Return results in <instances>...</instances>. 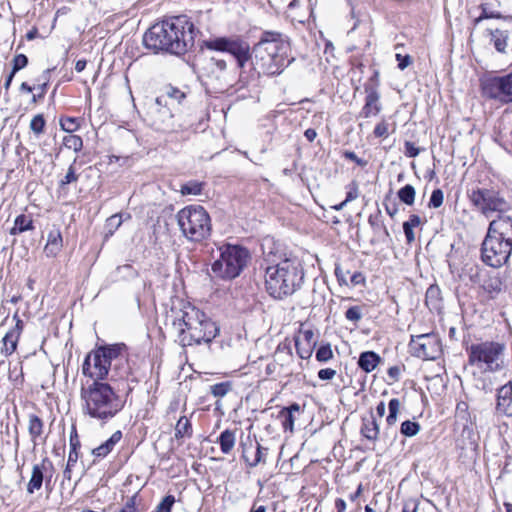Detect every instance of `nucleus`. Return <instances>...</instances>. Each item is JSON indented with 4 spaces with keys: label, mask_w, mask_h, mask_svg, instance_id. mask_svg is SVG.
<instances>
[{
    "label": "nucleus",
    "mask_w": 512,
    "mask_h": 512,
    "mask_svg": "<svg viewBox=\"0 0 512 512\" xmlns=\"http://www.w3.org/2000/svg\"><path fill=\"white\" fill-rule=\"evenodd\" d=\"M202 47L229 53L235 58L240 70L251 61L258 74L271 76L281 74L294 61V58H289V38L277 31H263L252 49L239 35L210 38L203 41Z\"/></svg>",
    "instance_id": "nucleus-1"
},
{
    "label": "nucleus",
    "mask_w": 512,
    "mask_h": 512,
    "mask_svg": "<svg viewBox=\"0 0 512 512\" xmlns=\"http://www.w3.org/2000/svg\"><path fill=\"white\" fill-rule=\"evenodd\" d=\"M265 289L272 298L283 300L301 289L305 272L301 260L278 249L263 251Z\"/></svg>",
    "instance_id": "nucleus-2"
},
{
    "label": "nucleus",
    "mask_w": 512,
    "mask_h": 512,
    "mask_svg": "<svg viewBox=\"0 0 512 512\" xmlns=\"http://www.w3.org/2000/svg\"><path fill=\"white\" fill-rule=\"evenodd\" d=\"M198 32L188 16L178 15L152 25L145 32L143 43L155 53L183 55L194 47Z\"/></svg>",
    "instance_id": "nucleus-3"
},
{
    "label": "nucleus",
    "mask_w": 512,
    "mask_h": 512,
    "mask_svg": "<svg viewBox=\"0 0 512 512\" xmlns=\"http://www.w3.org/2000/svg\"><path fill=\"white\" fill-rule=\"evenodd\" d=\"M176 342L182 347L210 343L219 333L217 324L197 307L186 303L172 321Z\"/></svg>",
    "instance_id": "nucleus-4"
},
{
    "label": "nucleus",
    "mask_w": 512,
    "mask_h": 512,
    "mask_svg": "<svg viewBox=\"0 0 512 512\" xmlns=\"http://www.w3.org/2000/svg\"><path fill=\"white\" fill-rule=\"evenodd\" d=\"M80 399L83 413L101 424L113 419L125 406V400L107 382L83 385Z\"/></svg>",
    "instance_id": "nucleus-5"
},
{
    "label": "nucleus",
    "mask_w": 512,
    "mask_h": 512,
    "mask_svg": "<svg viewBox=\"0 0 512 512\" xmlns=\"http://www.w3.org/2000/svg\"><path fill=\"white\" fill-rule=\"evenodd\" d=\"M178 226L183 236L190 242H202L211 235V218L204 207L190 205L177 213Z\"/></svg>",
    "instance_id": "nucleus-6"
},
{
    "label": "nucleus",
    "mask_w": 512,
    "mask_h": 512,
    "mask_svg": "<svg viewBox=\"0 0 512 512\" xmlns=\"http://www.w3.org/2000/svg\"><path fill=\"white\" fill-rule=\"evenodd\" d=\"M249 260L247 248L226 244L220 248V257L212 263L211 270L215 277L232 280L241 274Z\"/></svg>",
    "instance_id": "nucleus-7"
},
{
    "label": "nucleus",
    "mask_w": 512,
    "mask_h": 512,
    "mask_svg": "<svg viewBox=\"0 0 512 512\" xmlns=\"http://www.w3.org/2000/svg\"><path fill=\"white\" fill-rule=\"evenodd\" d=\"M124 348L123 344L102 346L90 352L82 365V373L92 382H104L109 374L112 361L117 360Z\"/></svg>",
    "instance_id": "nucleus-8"
},
{
    "label": "nucleus",
    "mask_w": 512,
    "mask_h": 512,
    "mask_svg": "<svg viewBox=\"0 0 512 512\" xmlns=\"http://www.w3.org/2000/svg\"><path fill=\"white\" fill-rule=\"evenodd\" d=\"M506 346L497 341H484L467 348L468 362L472 366L489 372L503 368Z\"/></svg>",
    "instance_id": "nucleus-9"
},
{
    "label": "nucleus",
    "mask_w": 512,
    "mask_h": 512,
    "mask_svg": "<svg viewBox=\"0 0 512 512\" xmlns=\"http://www.w3.org/2000/svg\"><path fill=\"white\" fill-rule=\"evenodd\" d=\"M148 117L151 125L158 131L162 132H180L187 130H196L194 121L189 119L176 121L175 115L171 111L170 103L165 96H158L149 105Z\"/></svg>",
    "instance_id": "nucleus-10"
},
{
    "label": "nucleus",
    "mask_w": 512,
    "mask_h": 512,
    "mask_svg": "<svg viewBox=\"0 0 512 512\" xmlns=\"http://www.w3.org/2000/svg\"><path fill=\"white\" fill-rule=\"evenodd\" d=\"M467 197L473 207L486 217L494 212H503L507 209L506 200L494 188L476 186L467 191Z\"/></svg>",
    "instance_id": "nucleus-11"
},
{
    "label": "nucleus",
    "mask_w": 512,
    "mask_h": 512,
    "mask_svg": "<svg viewBox=\"0 0 512 512\" xmlns=\"http://www.w3.org/2000/svg\"><path fill=\"white\" fill-rule=\"evenodd\" d=\"M483 97L506 105L512 103V72L503 76L486 75L480 80Z\"/></svg>",
    "instance_id": "nucleus-12"
},
{
    "label": "nucleus",
    "mask_w": 512,
    "mask_h": 512,
    "mask_svg": "<svg viewBox=\"0 0 512 512\" xmlns=\"http://www.w3.org/2000/svg\"><path fill=\"white\" fill-rule=\"evenodd\" d=\"M511 251V245L486 234L481 245V259L486 265L499 268L507 263Z\"/></svg>",
    "instance_id": "nucleus-13"
},
{
    "label": "nucleus",
    "mask_w": 512,
    "mask_h": 512,
    "mask_svg": "<svg viewBox=\"0 0 512 512\" xmlns=\"http://www.w3.org/2000/svg\"><path fill=\"white\" fill-rule=\"evenodd\" d=\"M409 347L414 356L424 360H435L442 354L441 340L436 333L413 336Z\"/></svg>",
    "instance_id": "nucleus-14"
},
{
    "label": "nucleus",
    "mask_w": 512,
    "mask_h": 512,
    "mask_svg": "<svg viewBox=\"0 0 512 512\" xmlns=\"http://www.w3.org/2000/svg\"><path fill=\"white\" fill-rule=\"evenodd\" d=\"M200 70L202 76L211 83L218 84L222 87L229 85V71L225 59L214 56L205 58Z\"/></svg>",
    "instance_id": "nucleus-15"
},
{
    "label": "nucleus",
    "mask_w": 512,
    "mask_h": 512,
    "mask_svg": "<svg viewBox=\"0 0 512 512\" xmlns=\"http://www.w3.org/2000/svg\"><path fill=\"white\" fill-rule=\"evenodd\" d=\"M487 235L505 241L512 246V218L508 216H499L490 222Z\"/></svg>",
    "instance_id": "nucleus-16"
},
{
    "label": "nucleus",
    "mask_w": 512,
    "mask_h": 512,
    "mask_svg": "<svg viewBox=\"0 0 512 512\" xmlns=\"http://www.w3.org/2000/svg\"><path fill=\"white\" fill-rule=\"evenodd\" d=\"M53 468L52 462L48 458H44L40 464H35L32 468V475L27 485V492L33 494L42 487L45 480L46 484L50 483L51 476L45 477L44 472L48 468Z\"/></svg>",
    "instance_id": "nucleus-17"
},
{
    "label": "nucleus",
    "mask_w": 512,
    "mask_h": 512,
    "mask_svg": "<svg viewBox=\"0 0 512 512\" xmlns=\"http://www.w3.org/2000/svg\"><path fill=\"white\" fill-rule=\"evenodd\" d=\"M495 409L499 414L512 416V381L497 389Z\"/></svg>",
    "instance_id": "nucleus-18"
},
{
    "label": "nucleus",
    "mask_w": 512,
    "mask_h": 512,
    "mask_svg": "<svg viewBox=\"0 0 512 512\" xmlns=\"http://www.w3.org/2000/svg\"><path fill=\"white\" fill-rule=\"evenodd\" d=\"M504 289L503 282L498 275H489L481 285V291L487 300L496 299Z\"/></svg>",
    "instance_id": "nucleus-19"
},
{
    "label": "nucleus",
    "mask_w": 512,
    "mask_h": 512,
    "mask_svg": "<svg viewBox=\"0 0 512 512\" xmlns=\"http://www.w3.org/2000/svg\"><path fill=\"white\" fill-rule=\"evenodd\" d=\"M28 432L34 447L39 444L40 440L45 441L46 439L43 437L44 422L35 414H30L28 417Z\"/></svg>",
    "instance_id": "nucleus-20"
},
{
    "label": "nucleus",
    "mask_w": 512,
    "mask_h": 512,
    "mask_svg": "<svg viewBox=\"0 0 512 512\" xmlns=\"http://www.w3.org/2000/svg\"><path fill=\"white\" fill-rule=\"evenodd\" d=\"M487 32L490 36V40L493 43L495 50L502 54L506 53L511 31L496 28L488 29Z\"/></svg>",
    "instance_id": "nucleus-21"
},
{
    "label": "nucleus",
    "mask_w": 512,
    "mask_h": 512,
    "mask_svg": "<svg viewBox=\"0 0 512 512\" xmlns=\"http://www.w3.org/2000/svg\"><path fill=\"white\" fill-rule=\"evenodd\" d=\"M63 240L59 229L51 230L48 233L47 243L44 252L49 257H55L62 249Z\"/></svg>",
    "instance_id": "nucleus-22"
},
{
    "label": "nucleus",
    "mask_w": 512,
    "mask_h": 512,
    "mask_svg": "<svg viewBox=\"0 0 512 512\" xmlns=\"http://www.w3.org/2000/svg\"><path fill=\"white\" fill-rule=\"evenodd\" d=\"M382 106L380 102V95L375 91H370L366 96L365 105L362 109V115L365 118L374 117L379 114Z\"/></svg>",
    "instance_id": "nucleus-23"
},
{
    "label": "nucleus",
    "mask_w": 512,
    "mask_h": 512,
    "mask_svg": "<svg viewBox=\"0 0 512 512\" xmlns=\"http://www.w3.org/2000/svg\"><path fill=\"white\" fill-rule=\"evenodd\" d=\"M122 439V432L115 431L108 440L92 450V454L96 458L106 457L115 447V445Z\"/></svg>",
    "instance_id": "nucleus-24"
},
{
    "label": "nucleus",
    "mask_w": 512,
    "mask_h": 512,
    "mask_svg": "<svg viewBox=\"0 0 512 512\" xmlns=\"http://www.w3.org/2000/svg\"><path fill=\"white\" fill-rule=\"evenodd\" d=\"M300 411V405L293 403L288 407L282 408L279 412V418L282 421V426L285 431L293 432L294 430V413Z\"/></svg>",
    "instance_id": "nucleus-25"
},
{
    "label": "nucleus",
    "mask_w": 512,
    "mask_h": 512,
    "mask_svg": "<svg viewBox=\"0 0 512 512\" xmlns=\"http://www.w3.org/2000/svg\"><path fill=\"white\" fill-rule=\"evenodd\" d=\"M381 358L373 351L362 352L358 359V366L365 372L373 371L380 363Z\"/></svg>",
    "instance_id": "nucleus-26"
},
{
    "label": "nucleus",
    "mask_w": 512,
    "mask_h": 512,
    "mask_svg": "<svg viewBox=\"0 0 512 512\" xmlns=\"http://www.w3.org/2000/svg\"><path fill=\"white\" fill-rule=\"evenodd\" d=\"M80 447V442L77 434L73 437H70V451L68 455L67 465L64 470V477L68 480L71 478V467L74 466L79 458L78 448Z\"/></svg>",
    "instance_id": "nucleus-27"
},
{
    "label": "nucleus",
    "mask_w": 512,
    "mask_h": 512,
    "mask_svg": "<svg viewBox=\"0 0 512 512\" xmlns=\"http://www.w3.org/2000/svg\"><path fill=\"white\" fill-rule=\"evenodd\" d=\"M217 443H219L221 452L223 454H229L233 450L236 443L235 431L230 429L224 430L218 437Z\"/></svg>",
    "instance_id": "nucleus-28"
},
{
    "label": "nucleus",
    "mask_w": 512,
    "mask_h": 512,
    "mask_svg": "<svg viewBox=\"0 0 512 512\" xmlns=\"http://www.w3.org/2000/svg\"><path fill=\"white\" fill-rule=\"evenodd\" d=\"M441 290L438 285H430L426 291L425 302L430 310H438L441 306Z\"/></svg>",
    "instance_id": "nucleus-29"
},
{
    "label": "nucleus",
    "mask_w": 512,
    "mask_h": 512,
    "mask_svg": "<svg viewBox=\"0 0 512 512\" xmlns=\"http://www.w3.org/2000/svg\"><path fill=\"white\" fill-rule=\"evenodd\" d=\"M33 229L34 226L32 219L25 214H21L16 217L14 226L10 229V234L17 235Z\"/></svg>",
    "instance_id": "nucleus-30"
},
{
    "label": "nucleus",
    "mask_w": 512,
    "mask_h": 512,
    "mask_svg": "<svg viewBox=\"0 0 512 512\" xmlns=\"http://www.w3.org/2000/svg\"><path fill=\"white\" fill-rule=\"evenodd\" d=\"M20 332L16 330L8 331L3 337V348L2 353L5 355H11L17 348Z\"/></svg>",
    "instance_id": "nucleus-31"
},
{
    "label": "nucleus",
    "mask_w": 512,
    "mask_h": 512,
    "mask_svg": "<svg viewBox=\"0 0 512 512\" xmlns=\"http://www.w3.org/2000/svg\"><path fill=\"white\" fill-rule=\"evenodd\" d=\"M361 432L363 436L369 440H375L377 438L379 434V427L378 424L376 423V419L373 416L363 419Z\"/></svg>",
    "instance_id": "nucleus-32"
},
{
    "label": "nucleus",
    "mask_w": 512,
    "mask_h": 512,
    "mask_svg": "<svg viewBox=\"0 0 512 512\" xmlns=\"http://www.w3.org/2000/svg\"><path fill=\"white\" fill-rule=\"evenodd\" d=\"M192 425L186 416L180 417L175 426V438H190L192 436Z\"/></svg>",
    "instance_id": "nucleus-33"
},
{
    "label": "nucleus",
    "mask_w": 512,
    "mask_h": 512,
    "mask_svg": "<svg viewBox=\"0 0 512 512\" xmlns=\"http://www.w3.org/2000/svg\"><path fill=\"white\" fill-rule=\"evenodd\" d=\"M233 388V384L230 381L220 382L210 387V393L216 398H222L226 396Z\"/></svg>",
    "instance_id": "nucleus-34"
},
{
    "label": "nucleus",
    "mask_w": 512,
    "mask_h": 512,
    "mask_svg": "<svg viewBox=\"0 0 512 512\" xmlns=\"http://www.w3.org/2000/svg\"><path fill=\"white\" fill-rule=\"evenodd\" d=\"M63 145L67 149L79 152L83 147V140L78 135L69 134L63 138Z\"/></svg>",
    "instance_id": "nucleus-35"
},
{
    "label": "nucleus",
    "mask_w": 512,
    "mask_h": 512,
    "mask_svg": "<svg viewBox=\"0 0 512 512\" xmlns=\"http://www.w3.org/2000/svg\"><path fill=\"white\" fill-rule=\"evenodd\" d=\"M399 199L406 205H412L415 200V189L412 185L407 184L398 191Z\"/></svg>",
    "instance_id": "nucleus-36"
},
{
    "label": "nucleus",
    "mask_w": 512,
    "mask_h": 512,
    "mask_svg": "<svg viewBox=\"0 0 512 512\" xmlns=\"http://www.w3.org/2000/svg\"><path fill=\"white\" fill-rule=\"evenodd\" d=\"M203 183L198 181H189L181 186L183 195H199L202 192Z\"/></svg>",
    "instance_id": "nucleus-37"
},
{
    "label": "nucleus",
    "mask_w": 512,
    "mask_h": 512,
    "mask_svg": "<svg viewBox=\"0 0 512 512\" xmlns=\"http://www.w3.org/2000/svg\"><path fill=\"white\" fill-rule=\"evenodd\" d=\"M401 403L398 399L393 398L389 401L388 408L389 414L386 417V421L389 424H394L397 421L398 413L400 411Z\"/></svg>",
    "instance_id": "nucleus-38"
},
{
    "label": "nucleus",
    "mask_w": 512,
    "mask_h": 512,
    "mask_svg": "<svg viewBox=\"0 0 512 512\" xmlns=\"http://www.w3.org/2000/svg\"><path fill=\"white\" fill-rule=\"evenodd\" d=\"M162 96H165L167 101L171 100L172 102H177L178 104H181L182 101L186 98V94L184 92L172 86H169L166 89L165 94Z\"/></svg>",
    "instance_id": "nucleus-39"
},
{
    "label": "nucleus",
    "mask_w": 512,
    "mask_h": 512,
    "mask_svg": "<svg viewBox=\"0 0 512 512\" xmlns=\"http://www.w3.org/2000/svg\"><path fill=\"white\" fill-rule=\"evenodd\" d=\"M403 49L402 45L395 46V59L398 62L397 66L400 70H404L411 63V57L407 53L403 54L401 50Z\"/></svg>",
    "instance_id": "nucleus-40"
},
{
    "label": "nucleus",
    "mask_w": 512,
    "mask_h": 512,
    "mask_svg": "<svg viewBox=\"0 0 512 512\" xmlns=\"http://www.w3.org/2000/svg\"><path fill=\"white\" fill-rule=\"evenodd\" d=\"M79 175L76 173L74 165H70L66 175L59 182V190L64 191L66 185L76 182L78 180Z\"/></svg>",
    "instance_id": "nucleus-41"
},
{
    "label": "nucleus",
    "mask_w": 512,
    "mask_h": 512,
    "mask_svg": "<svg viewBox=\"0 0 512 512\" xmlns=\"http://www.w3.org/2000/svg\"><path fill=\"white\" fill-rule=\"evenodd\" d=\"M420 430V425L417 422L406 420L401 424V433L405 436H415Z\"/></svg>",
    "instance_id": "nucleus-42"
},
{
    "label": "nucleus",
    "mask_w": 512,
    "mask_h": 512,
    "mask_svg": "<svg viewBox=\"0 0 512 512\" xmlns=\"http://www.w3.org/2000/svg\"><path fill=\"white\" fill-rule=\"evenodd\" d=\"M295 347L297 354L301 359H309L312 355L313 348L316 343H313V345H307L306 347H302L301 340L299 337H295Z\"/></svg>",
    "instance_id": "nucleus-43"
},
{
    "label": "nucleus",
    "mask_w": 512,
    "mask_h": 512,
    "mask_svg": "<svg viewBox=\"0 0 512 512\" xmlns=\"http://www.w3.org/2000/svg\"><path fill=\"white\" fill-rule=\"evenodd\" d=\"M275 356L282 362L293 359L292 350L289 344H279Z\"/></svg>",
    "instance_id": "nucleus-44"
},
{
    "label": "nucleus",
    "mask_w": 512,
    "mask_h": 512,
    "mask_svg": "<svg viewBox=\"0 0 512 512\" xmlns=\"http://www.w3.org/2000/svg\"><path fill=\"white\" fill-rule=\"evenodd\" d=\"M45 119L42 114L35 115L30 122V129L36 134H42L45 128Z\"/></svg>",
    "instance_id": "nucleus-45"
},
{
    "label": "nucleus",
    "mask_w": 512,
    "mask_h": 512,
    "mask_svg": "<svg viewBox=\"0 0 512 512\" xmlns=\"http://www.w3.org/2000/svg\"><path fill=\"white\" fill-rule=\"evenodd\" d=\"M333 357L330 344L321 345L316 351V359L319 362H327Z\"/></svg>",
    "instance_id": "nucleus-46"
},
{
    "label": "nucleus",
    "mask_w": 512,
    "mask_h": 512,
    "mask_svg": "<svg viewBox=\"0 0 512 512\" xmlns=\"http://www.w3.org/2000/svg\"><path fill=\"white\" fill-rule=\"evenodd\" d=\"M174 503L175 497L173 495H167L156 506L155 512H171Z\"/></svg>",
    "instance_id": "nucleus-47"
},
{
    "label": "nucleus",
    "mask_w": 512,
    "mask_h": 512,
    "mask_svg": "<svg viewBox=\"0 0 512 512\" xmlns=\"http://www.w3.org/2000/svg\"><path fill=\"white\" fill-rule=\"evenodd\" d=\"M443 201H444L443 191L441 189H435V190H433V192L431 194L428 206L430 208H439L443 204Z\"/></svg>",
    "instance_id": "nucleus-48"
},
{
    "label": "nucleus",
    "mask_w": 512,
    "mask_h": 512,
    "mask_svg": "<svg viewBox=\"0 0 512 512\" xmlns=\"http://www.w3.org/2000/svg\"><path fill=\"white\" fill-rule=\"evenodd\" d=\"M12 71L13 73H17L19 70L25 68L28 64V57L24 54H17L14 56L12 60Z\"/></svg>",
    "instance_id": "nucleus-49"
},
{
    "label": "nucleus",
    "mask_w": 512,
    "mask_h": 512,
    "mask_svg": "<svg viewBox=\"0 0 512 512\" xmlns=\"http://www.w3.org/2000/svg\"><path fill=\"white\" fill-rule=\"evenodd\" d=\"M60 126H61L62 130L71 134L78 129L79 124L77 122V119L67 117L65 119H61Z\"/></svg>",
    "instance_id": "nucleus-50"
},
{
    "label": "nucleus",
    "mask_w": 512,
    "mask_h": 512,
    "mask_svg": "<svg viewBox=\"0 0 512 512\" xmlns=\"http://www.w3.org/2000/svg\"><path fill=\"white\" fill-rule=\"evenodd\" d=\"M335 275L340 284H349L350 271L348 269H344L341 265H336L335 267Z\"/></svg>",
    "instance_id": "nucleus-51"
},
{
    "label": "nucleus",
    "mask_w": 512,
    "mask_h": 512,
    "mask_svg": "<svg viewBox=\"0 0 512 512\" xmlns=\"http://www.w3.org/2000/svg\"><path fill=\"white\" fill-rule=\"evenodd\" d=\"M240 447L242 449V457L247 463L249 459L248 452L249 450H252L254 447L252 439L250 437H247L245 441L242 440L240 442Z\"/></svg>",
    "instance_id": "nucleus-52"
},
{
    "label": "nucleus",
    "mask_w": 512,
    "mask_h": 512,
    "mask_svg": "<svg viewBox=\"0 0 512 512\" xmlns=\"http://www.w3.org/2000/svg\"><path fill=\"white\" fill-rule=\"evenodd\" d=\"M122 223L121 216L119 215H112L110 218L107 219L106 226L109 229V234H113L114 230L117 229Z\"/></svg>",
    "instance_id": "nucleus-53"
},
{
    "label": "nucleus",
    "mask_w": 512,
    "mask_h": 512,
    "mask_svg": "<svg viewBox=\"0 0 512 512\" xmlns=\"http://www.w3.org/2000/svg\"><path fill=\"white\" fill-rule=\"evenodd\" d=\"M405 370L404 365H395L388 369V375L392 379L393 382L399 380L400 375Z\"/></svg>",
    "instance_id": "nucleus-54"
},
{
    "label": "nucleus",
    "mask_w": 512,
    "mask_h": 512,
    "mask_svg": "<svg viewBox=\"0 0 512 512\" xmlns=\"http://www.w3.org/2000/svg\"><path fill=\"white\" fill-rule=\"evenodd\" d=\"M419 153H420V149L418 147H416L413 142H409V141L405 142L404 154L407 157L414 158V157L418 156Z\"/></svg>",
    "instance_id": "nucleus-55"
},
{
    "label": "nucleus",
    "mask_w": 512,
    "mask_h": 512,
    "mask_svg": "<svg viewBox=\"0 0 512 512\" xmlns=\"http://www.w3.org/2000/svg\"><path fill=\"white\" fill-rule=\"evenodd\" d=\"M345 317L350 321H358L361 318V312L359 307L353 306L347 309L345 312Z\"/></svg>",
    "instance_id": "nucleus-56"
},
{
    "label": "nucleus",
    "mask_w": 512,
    "mask_h": 512,
    "mask_svg": "<svg viewBox=\"0 0 512 512\" xmlns=\"http://www.w3.org/2000/svg\"><path fill=\"white\" fill-rule=\"evenodd\" d=\"M262 450H263V447L258 442H256V452H255L254 458L252 461H250L248 459V462H247V464L250 467H255L261 462L262 455H263Z\"/></svg>",
    "instance_id": "nucleus-57"
},
{
    "label": "nucleus",
    "mask_w": 512,
    "mask_h": 512,
    "mask_svg": "<svg viewBox=\"0 0 512 512\" xmlns=\"http://www.w3.org/2000/svg\"><path fill=\"white\" fill-rule=\"evenodd\" d=\"M300 340L305 341L307 345H313L315 343L314 340V332L310 329L304 330L300 332V336H298Z\"/></svg>",
    "instance_id": "nucleus-58"
},
{
    "label": "nucleus",
    "mask_w": 512,
    "mask_h": 512,
    "mask_svg": "<svg viewBox=\"0 0 512 512\" xmlns=\"http://www.w3.org/2000/svg\"><path fill=\"white\" fill-rule=\"evenodd\" d=\"M344 157L348 160H351L353 162H355L358 166H365L367 164V162L361 158H359L354 152L352 151H345L344 152Z\"/></svg>",
    "instance_id": "nucleus-59"
},
{
    "label": "nucleus",
    "mask_w": 512,
    "mask_h": 512,
    "mask_svg": "<svg viewBox=\"0 0 512 512\" xmlns=\"http://www.w3.org/2000/svg\"><path fill=\"white\" fill-rule=\"evenodd\" d=\"M335 375L336 371L331 368H324L318 372V377L321 380H331Z\"/></svg>",
    "instance_id": "nucleus-60"
},
{
    "label": "nucleus",
    "mask_w": 512,
    "mask_h": 512,
    "mask_svg": "<svg viewBox=\"0 0 512 512\" xmlns=\"http://www.w3.org/2000/svg\"><path fill=\"white\" fill-rule=\"evenodd\" d=\"M402 512H425V507H420V505L414 501L407 503Z\"/></svg>",
    "instance_id": "nucleus-61"
},
{
    "label": "nucleus",
    "mask_w": 512,
    "mask_h": 512,
    "mask_svg": "<svg viewBox=\"0 0 512 512\" xmlns=\"http://www.w3.org/2000/svg\"><path fill=\"white\" fill-rule=\"evenodd\" d=\"M357 197H358L357 186L354 183H352L349 186V190L347 191L345 202L348 203V202L356 199Z\"/></svg>",
    "instance_id": "nucleus-62"
},
{
    "label": "nucleus",
    "mask_w": 512,
    "mask_h": 512,
    "mask_svg": "<svg viewBox=\"0 0 512 512\" xmlns=\"http://www.w3.org/2000/svg\"><path fill=\"white\" fill-rule=\"evenodd\" d=\"M348 281L352 286H356L364 282V276L360 272H354Z\"/></svg>",
    "instance_id": "nucleus-63"
},
{
    "label": "nucleus",
    "mask_w": 512,
    "mask_h": 512,
    "mask_svg": "<svg viewBox=\"0 0 512 512\" xmlns=\"http://www.w3.org/2000/svg\"><path fill=\"white\" fill-rule=\"evenodd\" d=\"M403 230L406 237V240L408 243H411L415 240V235L413 232V227L409 226L408 224L403 223Z\"/></svg>",
    "instance_id": "nucleus-64"
}]
</instances>
